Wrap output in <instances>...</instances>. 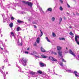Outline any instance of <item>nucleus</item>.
Segmentation results:
<instances>
[{
  "label": "nucleus",
  "instance_id": "obj_7",
  "mask_svg": "<svg viewBox=\"0 0 79 79\" xmlns=\"http://www.w3.org/2000/svg\"><path fill=\"white\" fill-rule=\"evenodd\" d=\"M74 74H75V76H76V77H79V73H77V71H75L74 72Z\"/></svg>",
  "mask_w": 79,
  "mask_h": 79
},
{
  "label": "nucleus",
  "instance_id": "obj_56",
  "mask_svg": "<svg viewBox=\"0 0 79 79\" xmlns=\"http://www.w3.org/2000/svg\"><path fill=\"white\" fill-rule=\"evenodd\" d=\"M29 50V48H27V50Z\"/></svg>",
  "mask_w": 79,
  "mask_h": 79
},
{
  "label": "nucleus",
  "instance_id": "obj_58",
  "mask_svg": "<svg viewBox=\"0 0 79 79\" xmlns=\"http://www.w3.org/2000/svg\"><path fill=\"white\" fill-rule=\"evenodd\" d=\"M4 79H6V78L5 77H4Z\"/></svg>",
  "mask_w": 79,
  "mask_h": 79
},
{
  "label": "nucleus",
  "instance_id": "obj_13",
  "mask_svg": "<svg viewBox=\"0 0 79 79\" xmlns=\"http://www.w3.org/2000/svg\"><path fill=\"white\" fill-rule=\"evenodd\" d=\"M3 60H4V63H6L7 62V61H8V60L7 59V58H5L3 59Z\"/></svg>",
  "mask_w": 79,
  "mask_h": 79
},
{
  "label": "nucleus",
  "instance_id": "obj_24",
  "mask_svg": "<svg viewBox=\"0 0 79 79\" xmlns=\"http://www.w3.org/2000/svg\"><path fill=\"white\" fill-rule=\"evenodd\" d=\"M52 36H53V37H56V35L54 32H53L52 33Z\"/></svg>",
  "mask_w": 79,
  "mask_h": 79
},
{
  "label": "nucleus",
  "instance_id": "obj_5",
  "mask_svg": "<svg viewBox=\"0 0 79 79\" xmlns=\"http://www.w3.org/2000/svg\"><path fill=\"white\" fill-rule=\"evenodd\" d=\"M2 1H4V0H0V5H1L2 9H5L4 6H3V4H2Z\"/></svg>",
  "mask_w": 79,
  "mask_h": 79
},
{
  "label": "nucleus",
  "instance_id": "obj_38",
  "mask_svg": "<svg viewBox=\"0 0 79 79\" xmlns=\"http://www.w3.org/2000/svg\"><path fill=\"white\" fill-rule=\"evenodd\" d=\"M11 20H14L15 18H13V17H11Z\"/></svg>",
  "mask_w": 79,
  "mask_h": 79
},
{
  "label": "nucleus",
  "instance_id": "obj_14",
  "mask_svg": "<svg viewBox=\"0 0 79 79\" xmlns=\"http://www.w3.org/2000/svg\"><path fill=\"white\" fill-rule=\"evenodd\" d=\"M57 50H61V48H62L60 46H57Z\"/></svg>",
  "mask_w": 79,
  "mask_h": 79
},
{
  "label": "nucleus",
  "instance_id": "obj_6",
  "mask_svg": "<svg viewBox=\"0 0 79 79\" xmlns=\"http://www.w3.org/2000/svg\"><path fill=\"white\" fill-rule=\"evenodd\" d=\"M58 53L59 56H62L63 52H62V51H59L58 52Z\"/></svg>",
  "mask_w": 79,
  "mask_h": 79
},
{
  "label": "nucleus",
  "instance_id": "obj_51",
  "mask_svg": "<svg viewBox=\"0 0 79 79\" xmlns=\"http://www.w3.org/2000/svg\"><path fill=\"white\" fill-rule=\"evenodd\" d=\"M66 14H67V15H68V16H69V13H68V12H67Z\"/></svg>",
  "mask_w": 79,
  "mask_h": 79
},
{
  "label": "nucleus",
  "instance_id": "obj_35",
  "mask_svg": "<svg viewBox=\"0 0 79 79\" xmlns=\"http://www.w3.org/2000/svg\"><path fill=\"white\" fill-rule=\"evenodd\" d=\"M13 5H14L15 6H16V5H18V3H16L15 4V3H13Z\"/></svg>",
  "mask_w": 79,
  "mask_h": 79
},
{
  "label": "nucleus",
  "instance_id": "obj_25",
  "mask_svg": "<svg viewBox=\"0 0 79 79\" xmlns=\"http://www.w3.org/2000/svg\"><path fill=\"white\" fill-rule=\"evenodd\" d=\"M46 39L47 41H48V42H50V40L48 39V37H46Z\"/></svg>",
  "mask_w": 79,
  "mask_h": 79
},
{
  "label": "nucleus",
  "instance_id": "obj_57",
  "mask_svg": "<svg viewBox=\"0 0 79 79\" xmlns=\"http://www.w3.org/2000/svg\"><path fill=\"white\" fill-rule=\"evenodd\" d=\"M71 27H72L71 26H69V28H71Z\"/></svg>",
  "mask_w": 79,
  "mask_h": 79
},
{
  "label": "nucleus",
  "instance_id": "obj_3",
  "mask_svg": "<svg viewBox=\"0 0 79 79\" xmlns=\"http://www.w3.org/2000/svg\"><path fill=\"white\" fill-rule=\"evenodd\" d=\"M22 2L25 4H27L28 5V6H32V4L31 2H26L25 1H22Z\"/></svg>",
  "mask_w": 79,
  "mask_h": 79
},
{
  "label": "nucleus",
  "instance_id": "obj_60",
  "mask_svg": "<svg viewBox=\"0 0 79 79\" xmlns=\"http://www.w3.org/2000/svg\"><path fill=\"white\" fill-rule=\"evenodd\" d=\"M1 37H2V36H3V35H1Z\"/></svg>",
  "mask_w": 79,
  "mask_h": 79
},
{
  "label": "nucleus",
  "instance_id": "obj_47",
  "mask_svg": "<svg viewBox=\"0 0 79 79\" xmlns=\"http://www.w3.org/2000/svg\"><path fill=\"white\" fill-rule=\"evenodd\" d=\"M35 57L36 58H39V56H35Z\"/></svg>",
  "mask_w": 79,
  "mask_h": 79
},
{
  "label": "nucleus",
  "instance_id": "obj_2",
  "mask_svg": "<svg viewBox=\"0 0 79 79\" xmlns=\"http://www.w3.org/2000/svg\"><path fill=\"white\" fill-rule=\"evenodd\" d=\"M75 39L77 44L79 45V36L76 35Z\"/></svg>",
  "mask_w": 79,
  "mask_h": 79
},
{
  "label": "nucleus",
  "instance_id": "obj_63",
  "mask_svg": "<svg viewBox=\"0 0 79 79\" xmlns=\"http://www.w3.org/2000/svg\"><path fill=\"white\" fill-rule=\"evenodd\" d=\"M6 41H7L6 40H5V41H6Z\"/></svg>",
  "mask_w": 79,
  "mask_h": 79
},
{
  "label": "nucleus",
  "instance_id": "obj_42",
  "mask_svg": "<svg viewBox=\"0 0 79 79\" xmlns=\"http://www.w3.org/2000/svg\"><path fill=\"white\" fill-rule=\"evenodd\" d=\"M67 6L68 8H70V6L69 5V4H67Z\"/></svg>",
  "mask_w": 79,
  "mask_h": 79
},
{
  "label": "nucleus",
  "instance_id": "obj_34",
  "mask_svg": "<svg viewBox=\"0 0 79 79\" xmlns=\"http://www.w3.org/2000/svg\"><path fill=\"white\" fill-rule=\"evenodd\" d=\"M62 61L63 62H64L65 63H66V60H64V59H62Z\"/></svg>",
  "mask_w": 79,
  "mask_h": 79
},
{
  "label": "nucleus",
  "instance_id": "obj_30",
  "mask_svg": "<svg viewBox=\"0 0 79 79\" xmlns=\"http://www.w3.org/2000/svg\"><path fill=\"white\" fill-rule=\"evenodd\" d=\"M59 39L60 40H64V38H60Z\"/></svg>",
  "mask_w": 79,
  "mask_h": 79
},
{
  "label": "nucleus",
  "instance_id": "obj_21",
  "mask_svg": "<svg viewBox=\"0 0 79 79\" xmlns=\"http://www.w3.org/2000/svg\"><path fill=\"white\" fill-rule=\"evenodd\" d=\"M21 30H20V27H18L16 29L17 31H20Z\"/></svg>",
  "mask_w": 79,
  "mask_h": 79
},
{
  "label": "nucleus",
  "instance_id": "obj_16",
  "mask_svg": "<svg viewBox=\"0 0 79 79\" xmlns=\"http://www.w3.org/2000/svg\"><path fill=\"white\" fill-rule=\"evenodd\" d=\"M37 72L39 74H42V71L40 70L37 71Z\"/></svg>",
  "mask_w": 79,
  "mask_h": 79
},
{
  "label": "nucleus",
  "instance_id": "obj_43",
  "mask_svg": "<svg viewBox=\"0 0 79 79\" xmlns=\"http://www.w3.org/2000/svg\"><path fill=\"white\" fill-rule=\"evenodd\" d=\"M60 1L61 3H63V0H60Z\"/></svg>",
  "mask_w": 79,
  "mask_h": 79
},
{
  "label": "nucleus",
  "instance_id": "obj_61",
  "mask_svg": "<svg viewBox=\"0 0 79 79\" xmlns=\"http://www.w3.org/2000/svg\"><path fill=\"white\" fill-rule=\"evenodd\" d=\"M51 50H50V51H49L48 52H51Z\"/></svg>",
  "mask_w": 79,
  "mask_h": 79
},
{
  "label": "nucleus",
  "instance_id": "obj_33",
  "mask_svg": "<svg viewBox=\"0 0 79 79\" xmlns=\"http://www.w3.org/2000/svg\"><path fill=\"white\" fill-rule=\"evenodd\" d=\"M59 20H60V23L61 21H62V18H60Z\"/></svg>",
  "mask_w": 79,
  "mask_h": 79
},
{
  "label": "nucleus",
  "instance_id": "obj_59",
  "mask_svg": "<svg viewBox=\"0 0 79 79\" xmlns=\"http://www.w3.org/2000/svg\"><path fill=\"white\" fill-rule=\"evenodd\" d=\"M6 74H8V72H6Z\"/></svg>",
  "mask_w": 79,
  "mask_h": 79
},
{
  "label": "nucleus",
  "instance_id": "obj_22",
  "mask_svg": "<svg viewBox=\"0 0 79 79\" xmlns=\"http://www.w3.org/2000/svg\"><path fill=\"white\" fill-rule=\"evenodd\" d=\"M59 10H60V11H62L63 10V8H62V6H60L59 8Z\"/></svg>",
  "mask_w": 79,
  "mask_h": 79
},
{
  "label": "nucleus",
  "instance_id": "obj_41",
  "mask_svg": "<svg viewBox=\"0 0 79 79\" xmlns=\"http://www.w3.org/2000/svg\"><path fill=\"white\" fill-rule=\"evenodd\" d=\"M25 53H26L27 54H28V53H29V52L27 51L25 52Z\"/></svg>",
  "mask_w": 79,
  "mask_h": 79
},
{
  "label": "nucleus",
  "instance_id": "obj_32",
  "mask_svg": "<svg viewBox=\"0 0 79 79\" xmlns=\"http://www.w3.org/2000/svg\"><path fill=\"white\" fill-rule=\"evenodd\" d=\"M11 35H12V36L15 37V35H14V33H13V32H11Z\"/></svg>",
  "mask_w": 79,
  "mask_h": 79
},
{
  "label": "nucleus",
  "instance_id": "obj_45",
  "mask_svg": "<svg viewBox=\"0 0 79 79\" xmlns=\"http://www.w3.org/2000/svg\"><path fill=\"white\" fill-rule=\"evenodd\" d=\"M2 45H3V47H5V45H4V44H3V43H2Z\"/></svg>",
  "mask_w": 79,
  "mask_h": 79
},
{
  "label": "nucleus",
  "instance_id": "obj_8",
  "mask_svg": "<svg viewBox=\"0 0 79 79\" xmlns=\"http://www.w3.org/2000/svg\"><path fill=\"white\" fill-rule=\"evenodd\" d=\"M69 53L70 54H71V55H73L74 56H75L76 55H75V54L73 52V51H71V50L70 49L69 50Z\"/></svg>",
  "mask_w": 79,
  "mask_h": 79
},
{
  "label": "nucleus",
  "instance_id": "obj_39",
  "mask_svg": "<svg viewBox=\"0 0 79 79\" xmlns=\"http://www.w3.org/2000/svg\"><path fill=\"white\" fill-rule=\"evenodd\" d=\"M41 13H44V11L42 10V9L41 8Z\"/></svg>",
  "mask_w": 79,
  "mask_h": 79
},
{
  "label": "nucleus",
  "instance_id": "obj_12",
  "mask_svg": "<svg viewBox=\"0 0 79 79\" xmlns=\"http://www.w3.org/2000/svg\"><path fill=\"white\" fill-rule=\"evenodd\" d=\"M41 56L42 57V58H48V56H44V55L43 54L41 55Z\"/></svg>",
  "mask_w": 79,
  "mask_h": 79
},
{
  "label": "nucleus",
  "instance_id": "obj_53",
  "mask_svg": "<svg viewBox=\"0 0 79 79\" xmlns=\"http://www.w3.org/2000/svg\"><path fill=\"white\" fill-rule=\"evenodd\" d=\"M0 71L1 72V73H3V71H2L1 70V69H0Z\"/></svg>",
  "mask_w": 79,
  "mask_h": 79
},
{
  "label": "nucleus",
  "instance_id": "obj_36",
  "mask_svg": "<svg viewBox=\"0 0 79 79\" xmlns=\"http://www.w3.org/2000/svg\"><path fill=\"white\" fill-rule=\"evenodd\" d=\"M48 71L49 73H51V72H52V71H50V70L49 69L48 70Z\"/></svg>",
  "mask_w": 79,
  "mask_h": 79
},
{
  "label": "nucleus",
  "instance_id": "obj_15",
  "mask_svg": "<svg viewBox=\"0 0 79 79\" xmlns=\"http://www.w3.org/2000/svg\"><path fill=\"white\" fill-rule=\"evenodd\" d=\"M41 52H45V49H44L42 47L41 48Z\"/></svg>",
  "mask_w": 79,
  "mask_h": 79
},
{
  "label": "nucleus",
  "instance_id": "obj_19",
  "mask_svg": "<svg viewBox=\"0 0 79 79\" xmlns=\"http://www.w3.org/2000/svg\"><path fill=\"white\" fill-rule=\"evenodd\" d=\"M39 40H40V38H38L36 40L37 43L39 44Z\"/></svg>",
  "mask_w": 79,
  "mask_h": 79
},
{
  "label": "nucleus",
  "instance_id": "obj_11",
  "mask_svg": "<svg viewBox=\"0 0 79 79\" xmlns=\"http://www.w3.org/2000/svg\"><path fill=\"white\" fill-rule=\"evenodd\" d=\"M58 63H59V64L60 65V66H61L62 67H63V63L62 62H61L60 61H59L58 62Z\"/></svg>",
  "mask_w": 79,
  "mask_h": 79
},
{
  "label": "nucleus",
  "instance_id": "obj_40",
  "mask_svg": "<svg viewBox=\"0 0 79 79\" xmlns=\"http://www.w3.org/2000/svg\"><path fill=\"white\" fill-rule=\"evenodd\" d=\"M2 16L3 18H4V17H5V15H4V14H2Z\"/></svg>",
  "mask_w": 79,
  "mask_h": 79
},
{
  "label": "nucleus",
  "instance_id": "obj_29",
  "mask_svg": "<svg viewBox=\"0 0 79 79\" xmlns=\"http://www.w3.org/2000/svg\"><path fill=\"white\" fill-rule=\"evenodd\" d=\"M19 41H18V42H17V44H18L19 45H23V44L22 43H21L20 44H19Z\"/></svg>",
  "mask_w": 79,
  "mask_h": 79
},
{
  "label": "nucleus",
  "instance_id": "obj_52",
  "mask_svg": "<svg viewBox=\"0 0 79 79\" xmlns=\"http://www.w3.org/2000/svg\"><path fill=\"white\" fill-rule=\"evenodd\" d=\"M54 55H57L56 53V52H54Z\"/></svg>",
  "mask_w": 79,
  "mask_h": 79
},
{
  "label": "nucleus",
  "instance_id": "obj_27",
  "mask_svg": "<svg viewBox=\"0 0 79 79\" xmlns=\"http://www.w3.org/2000/svg\"><path fill=\"white\" fill-rule=\"evenodd\" d=\"M52 9L51 8H49L48 9V11H52Z\"/></svg>",
  "mask_w": 79,
  "mask_h": 79
},
{
  "label": "nucleus",
  "instance_id": "obj_54",
  "mask_svg": "<svg viewBox=\"0 0 79 79\" xmlns=\"http://www.w3.org/2000/svg\"><path fill=\"white\" fill-rule=\"evenodd\" d=\"M2 69H3V68H4V66H2Z\"/></svg>",
  "mask_w": 79,
  "mask_h": 79
},
{
  "label": "nucleus",
  "instance_id": "obj_28",
  "mask_svg": "<svg viewBox=\"0 0 79 79\" xmlns=\"http://www.w3.org/2000/svg\"><path fill=\"white\" fill-rule=\"evenodd\" d=\"M69 34L70 35H74V34L72 33V31L70 32Z\"/></svg>",
  "mask_w": 79,
  "mask_h": 79
},
{
  "label": "nucleus",
  "instance_id": "obj_23",
  "mask_svg": "<svg viewBox=\"0 0 79 79\" xmlns=\"http://www.w3.org/2000/svg\"><path fill=\"white\" fill-rule=\"evenodd\" d=\"M40 32H41V35L40 36V37H42V36L43 35V32H42V31H41V30H40Z\"/></svg>",
  "mask_w": 79,
  "mask_h": 79
},
{
  "label": "nucleus",
  "instance_id": "obj_26",
  "mask_svg": "<svg viewBox=\"0 0 79 79\" xmlns=\"http://www.w3.org/2000/svg\"><path fill=\"white\" fill-rule=\"evenodd\" d=\"M55 17H52V21L54 22L55 21Z\"/></svg>",
  "mask_w": 79,
  "mask_h": 79
},
{
  "label": "nucleus",
  "instance_id": "obj_4",
  "mask_svg": "<svg viewBox=\"0 0 79 79\" xmlns=\"http://www.w3.org/2000/svg\"><path fill=\"white\" fill-rule=\"evenodd\" d=\"M49 60H52V61H57L56 60V59L55 58L53 57L52 56L49 57Z\"/></svg>",
  "mask_w": 79,
  "mask_h": 79
},
{
  "label": "nucleus",
  "instance_id": "obj_31",
  "mask_svg": "<svg viewBox=\"0 0 79 79\" xmlns=\"http://www.w3.org/2000/svg\"><path fill=\"white\" fill-rule=\"evenodd\" d=\"M66 48V50L65 51V53H67L68 52V48Z\"/></svg>",
  "mask_w": 79,
  "mask_h": 79
},
{
  "label": "nucleus",
  "instance_id": "obj_1",
  "mask_svg": "<svg viewBox=\"0 0 79 79\" xmlns=\"http://www.w3.org/2000/svg\"><path fill=\"white\" fill-rule=\"evenodd\" d=\"M20 63H21V64H22L24 66H27V60H26V59L23 58H22L21 61H20Z\"/></svg>",
  "mask_w": 79,
  "mask_h": 79
},
{
  "label": "nucleus",
  "instance_id": "obj_46",
  "mask_svg": "<svg viewBox=\"0 0 79 79\" xmlns=\"http://www.w3.org/2000/svg\"><path fill=\"white\" fill-rule=\"evenodd\" d=\"M34 28H37V26L35 25H34Z\"/></svg>",
  "mask_w": 79,
  "mask_h": 79
},
{
  "label": "nucleus",
  "instance_id": "obj_17",
  "mask_svg": "<svg viewBox=\"0 0 79 79\" xmlns=\"http://www.w3.org/2000/svg\"><path fill=\"white\" fill-rule=\"evenodd\" d=\"M13 23H11L9 24V26L11 27V28H12V27H13Z\"/></svg>",
  "mask_w": 79,
  "mask_h": 79
},
{
  "label": "nucleus",
  "instance_id": "obj_10",
  "mask_svg": "<svg viewBox=\"0 0 79 79\" xmlns=\"http://www.w3.org/2000/svg\"><path fill=\"white\" fill-rule=\"evenodd\" d=\"M30 74L32 75H35V74H37V73H36L33 72H31Z\"/></svg>",
  "mask_w": 79,
  "mask_h": 79
},
{
  "label": "nucleus",
  "instance_id": "obj_20",
  "mask_svg": "<svg viewBox=\"0 0 79 79\" xmlns=\"http://www.w3.org/2000/svg\"><path fill=\"white\" fill-rule=\"evenodd\" d=\"M17 22H18V23H23V21H22L19 19L17 20Z\"/></svg>",
  "mask_w": 79,
  "mask_h": 79
},
{
  "label": "nucleus",
  "instance_id": "obj_37",
  "mask_svg": "<svg viewBox=\"0 0 79 79\" xmlns=\"http://www.w3.org/2000/svg\"><path fill=\"white\" fill-rule=\"evenodd\" d=\"M18 68H19L20 70H19V71H20L21 72V69L20 68V67H19V66H18Z\"/></svg>",
  "mask_w": 79,
  "mask_h": 79
},
{
  "label": "nucleus",
  "instance_id": "obj_62",
  "mask_svg": "<svg viewBox=\"0 0 79 79\" xmlns=\"http://www.w3.org/2000/svg\"><path fill=\"white\" fill-rule=\"evenodd\" d=\"M1 48L2 50H3V48Z\"/></svg>",
  "mask_w": 79,
  "mask_h": 79
},
{
  "label": "nucleus",
  "instance_id": "obj_48",
  "mask_svg": "<svg viewBox=\"0 0 79 79\" xmlns=\"http://www.w3.org/2000/svg\"><path fill=\"white\" fill-rule=\"evenodd\" d=\"M53 72H54V73L53 74H53H55V70H54L53 71Z\"/></svg>",
  "mask_w": 79,
  "mask_h": 79
},
{
  "label": "nucleus",
  "instance_id": "obj_44",
  "mask_svg": "<svg viewBox=\"0 0 79 79\" xmlns=\"http://www.w3.org/2000/svg\"><path fill=\"white\" fill-rule=\"evenodd\" d=\"M47 78V79H48V76H47V75H46L45 76Z\"/></svg>",
  "mask_w": 79,
  "mask_h": 79
},
{
  "label": "nucleus",
  "instance_id": "obj_9",
  "mask_svg": "<svg viewBox=\"0 0 79 79\" xmlns=\"http://www.w3.org/2000/svg\"><path fill=\"white\" fill-rule=\"evenodd\" d=\"M44 64L42 62L40 63V66H41V67H43V66H44Z\"/></svg>",
  "mask_w": 79,
  "mask_h": 79
},
{
  "label": "nucleus",
  "instance_id": "obj_49",
  "mask_svg": "<svg viewBox=\"0 0 79 79\" xmlns=\"http://www.w3.org/2000/svg\"><path fill=\"white\" fill-rule=\"evenodd\" d=\"M36 45V43H35L34 44V46H35Z\"/></svg>",
  "mask_w": 79,
  "mask_h": 79
},
{
  "label": "nucleus",
  "instance_id": "obj_50",
  "mask_svg": "<svg viewBox=\"0 0 79 79\" xmlns=\"http://www.w3.org/2000/svg\"><path fill=\"white\" fill-rule=\"evenodd\" d=\"M34 53H35V54H37V52H34Z\"/></svg>",
  "mask_w": 79,
  "mask_h": 79
},
{
  "label": "nucleus",
  "instance_id": "obj_18",
  "mask_svg": "<svg viewBox=\"0 0 79 79\" xmlns=\"http://www.w3.org/2000/svg\"><path fill=\"white\" fill-rule=\"evenodd\" d=\"M66 71L68 72V73H73V71H71V70L69 69H65Z\"/></svg>",
  "mask_w": 79,
  "mask_h": 79
},
{
  "label": "nucleus",
  "instance_id": "obj_55",
  "mask_svg": "<svg viewBox=\"0 0 79 79\" xmlns=\"http://www.w3.org/2000/svg\"><path fill=\"white\" fill-rule=\"evenodd\" d=\"M64 19H66V17H64Z\"/></svg>",
  "mask_w": 79,
  "mask_h": 79
},
{
  "label": "nucleus",
  "instance_id": "obj_64",
  "mask_svg": "<svg viewBox=\"0 0 79 79\" xmlns=\"http://www.w3.org/2000/svg\"><path fill=\"white\" fill-rule=\"evenodd\" d=\"M44 79H47V78H44Z\"/></svg>",
  "mask_w": 79,
  "mask_h": 79
}]
</instances>
